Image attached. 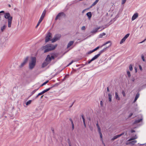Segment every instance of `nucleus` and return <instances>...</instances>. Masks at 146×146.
Segmentation results:
<instances>
[{
	"label": "nucleus",
	"mask_w": 146,
	"mask_h": 146,
	"mask_svg": "<svg viewBox=\"0 0 146 146\" xmlns=\"http://www.w3.org/2000/svg\"><path fill=\"white\" fill-rule=\"evenodd\" d=\"M6 26L5 25H4L1 27V30L2 32H3L5 29Z\"/></svg>",
	"instance_id": "nucleus-22"
},
{
	"label": "nucleus",
	"mask_w": 146,
	"mask_h": 146,
	"mask_svg": "<svg viewBox=\"0 0 146 146\" xmlns=\"http://www.w3.org/2000/svg\"><path fill=\"white\" fill-rule=\"evenodd\" d=\"M125 40H126L124 38H123L121 40V41L120 42V44H122V43H123L125 41Z\"/></svg>",
	"instance_id": "nucleus-29"
},
{
	"label": "nucleus",
	"mask_w": 146,
	"mask_h": 146,
	"mask_svg": "<svg viewBox=\"0 0 146 146\" xmlns=\"http://www.w3.org/2000/svg\"><path fill=\"white\" fill-rule=\"evenodd\" d=\"M111 44H110V45L108 46V47H106V48H104L103 50L100 51V52H99V53L97 54V55H95V56L97 58L100 55V54L102 53H103L106 50L107 48H108L109 46H111Z\"/></svg>",
	"instance_id": "nucleus-7"
},
{
	"label": "nucleus",
	"mask_w": 146,
	"mask_h": 146,
	"mask_svg": "<svg viewBox=\"0 0 146 146\" xmlns=\"http://www.w3.org/2000/svg\"><path fill=\"white\" fill-rule=\"evenodd\" d=\"M111 42V41H108L107 42H106L104 44L101 46L100 47V46H98L97 47L95 48V49L93 50V51H95L97 50L98 49L100 48H101L102 46L106 45V44H108L110 43Z\"/></svg>",
	"instance_id": "nucleus-8"
},
{
	"label": "nucleus",
	"mask_w": 146,
	"mask_h": 146,
	"mask_svg": "<svg viewBox=\"0 0 146 146\" xmlns=\"http://www.w3.org/2000/svg\"><path fill=\"white\" fill-rule=\"evenodd\" d=\"M99 0H96L92 4L91 7H92V6H94L95 5H96L97 3L98 2Z\"/></svg>",
	"instance_id": "nucleus-25"
},
{
	"label": "nucleus",
	"mask_w": 146,
	"mask_h": 146,
	"mask_svg": "<svg viewBox=\"0 0 146 146\" xmlns=\"http://www.w3.org/2000/svg\"><path fill=\"white\" fill-rule=\"evenodd\" d=\"M137 137L136 136V135H135V136L134 137H132L130 139H129L128 140V141H130L132 140H133L134 139H137Z\"/></svg>",
	"instance_id": "nucleus-19"
},
{
	"label": "nucleus",
	"mask_w": 146,
	"mask_h": 146,
	"mask_svg": "<svg viewBox=\"0 0 146 146\" xmlns=\"http://www.w3.org/2000/svg\"><path fill=\"white\" fill-rule=\"evenodd\" d=\"M31 102H32V100H29V101H28V102H26V105L27 106L29 105L30 104H31Z\"/></svg>",
	"instance_id": "nucleus-30"
},
{
	"label": "nucleus",
	"mask_w": 146,
	"mask_h": 146,
	"mask_svg": "<svg viewBox=\"0 0 146 146\" xmlns=\"http://www.w3.org/2000/svg\"><path fill=\"white\" fill-rule=\"evenodd\" d=\"M46 11L45 10H44L42 12V13L41 16H42L44 17L45 14H46Z\"/></svg>",
	"instance_id": "nucleus-34"
},
{
	"label": "nucleus",
	"mask_w": 146,
	"mask_h": 146,
	"mask_svg": "<svg viewBox=\"0 0 146 146\" xmlns=\"http://www.w3.org/2000/svg\"><path fill=\"white\" fill-rule=\"evenodd\" d=\"M74 42V41H70L68 44L67 48H68L70 47L71 46H72Z\"/></svg>",
	"instance_id": "nucleus-13"
},
{
	"label": "nucleus",
	"mask_w": 146,
	"mask_h": 146,
	"mask_svg": "<svg viewBox=\"0 0 146 146\" xmlns=\"http://www.w3.org/2000/svg\"><path fill=\"white\" fill-rule=\"evenodd\" d=\"M142 120V118H141L139 119L136 120H135V122H134V123L135 124L137 123H139Z\"/></svg>",
	"instance_id": "nucleus-20"
},
{
	"label": "nucleus",
	"mask_w": 146,
	"mask_h": 146,
	"mask_svg": "<svg viewBox=\"0 0 146 146\" xmlns=\"http://www.w3.org/2000/svg\"><path fill=\"white\" fill-rule=\"evenodd\" d=\"M40 23H38L36 25V28L40 24Z\"/></svg>",
	"instance_id": "nucleus-52"
},
{
	"label": "nucleus",
	"mask_w": 146,
	"mask_h": 146,
	"mask_svg": "<svg viewBox=\"0 0 146 146\" xmlns=\"http://www.w3.org/2000/svg\"><path fill=\"white\" fill-rule=\"evenodd\" d=\"M53 87H51L48 88H47L45 90L46 91V92H47L49 90H50V89H51Z\"/></svg>",
	"instance_id": "nucleus-38"
},
{
	"label": "nucleus",
	"mask_w": 146,
	"mask_h": 146,
	"mask_svg": "<svg viewBox=\"0 0 146 146\" xmlns=\"http://www.w3.org/2000/svg\"><path fill=\"white\" fill-rule=\"evenodd\" d=\"M93 52H94V51H93V50H90L88 52V54H90Z\"/></svg>",
	"instance_id": "nucleus-46"
},
{
	"label": "nucleus",
	"mask_w": 146,
	"mask_h": 146,
	"mask_svg": "<svg viewBox=\"0 0 146 146\" xmlns=\"http://www.w3.org/2000/svg\"><path fill=\"white\" fill-rule=\"evenodd\" d=\"M39 88V87L37 89H35L31 93V95H33V94H34L38 90Z\"/></svg>",
	"instance_id": "nucleus-28"
},
{
	"label": "nucleus",
	"mask_w": 146,
	"mask_h": 146,
	"mask_svg": "<svg viewBox=\"0 0 146 146\" xmlns=\"http://www.w3.org/2000/svg\"><path fill=\"white\" fill-rule=\"evenodd\" d=\"M146 40V39H144L143 41L140 42L139 43H142L143 42H145V40Z\"/></svg>",
	"instance_id": "nucleus-58"
},
{
	"label": "nucleus",
	"mask_w": 146,
	"mask_h": 146,
	"mask_svg": "<svg viewBox=\"0 0 146 146\" xmlns=\"http://www.w3.org/2000/svg\"><path fill=\"white\" fill-rule=\"evenodd\" d=\"M61 37L60 34H56L55 35L53 38L51 39V41L52 42H54L59 40Z\"/></svg>",
	"instance_id": "nucleus-4"
},
{
	"label": "nucleus",
	"mask_w": 146,
	"mask_h": 146,
	"mask_svg": "<svg viewBox=\"0 0 146 146\" xmlns=\"http://www.w3.org/2000/svg\"><path fill=\"white\" fill-rule=\"evenodd\" d=\"M40 23H38L36 25V28L40 24Z\"/></svg>",
	"instance_id": "nucleus-51"
},
{
	"label": "nucleus",
	"mask_w": 146,
	"mask_h": 146,
	"mask_svg": "<svg viewBox=\"0 0 146 146\" xmlns=\"http://www.w3.org/2000/svg\"><path fill=\"white\" fill-rule=\"evenodd\" d=\"M106 35V33H102L100 34L99 36V37L102 38L103 37V36L105 35Z\"/></svg>",
	"instance_id": "nucleus-26"
},
{
	"label": "nucleus",
	"mask_w": 146,
	"mask_h": 146,
	"mask_svg": "<svg viewBox=\"0 0 146 146\" xmlns=\"http://www.w3.org/2000/svg\"><path fill=\"white\" fill-rule=\"evenodd\" d=\"M65 16V15L63 12H61L59 13L56 16L55 20H57L59 19H60V18L62 16Z\"/></svg>",
	"instance_id": "nucleus-6"
},
{
	"label": "nucleus",
	"mask_w": 146,
	"mask_h": 146,
	"mask_svg": "<svg viewBox=\"0 0 146 146\" xmlns=\"http://www.w3.org/2000/svg\"><path fill=\"white\" fill-rule=\"evenodd\" d=\"M70 120L72 124H74L73 123V121H72V119H70Z\"/></svg>",
	"instance_id": "nucleus-55"
},
{
	"label": "nucleus",
	"mask_w": 146,
	"mask_h": 146,
	"mask_svg": "<svg viewBox=\"0 0 146 146\" xmlns=\"http://www.w3.org/2000/svg\"><path fill=\"white\" fill-rule=\"evenodd\" d=\"M31 60L29 62V68L30 69L32 70L35 66L36 60V58L34 57H31Z\"/></svg>",
	"instance_id": "nucleus-2"
},
{
	"label": "nucleus",
	"mask_w": 146,
	"mask_h": 146,
	"mask_svg": "<svg viewBox=\"0 0 146 146\" xmlns=\"http://www.w3.org/2000/svg\"><path fill=\"white\" fill-rule=\"evenodd\" d=\"M42 94H43L41 92L38 93V94L37 95V96L35 97V99H36L38 97V96L41 95H42Z\"/></svg>",
	"instance_id": "nucleus-35"
},
{
	"label": "nucleus",
	"mask_w": 146,
	"mask_h": 146,
	"mask_svg": "<svg viewBox=\"0 0 146 146\" xmlns=\"http://www.w3.org/2000/svg\"><path fill=\"white\" fill-rule=\"evenodd\" d=\"M48 82V80H47L46 82H44L43 83V84L45 85L46 84H47Z\"/></svg>",
	"instance_id": "nucleus-49"
},
{
	"label": "nucleus",
	"mask_w": 146,
	"mask_h": 146,
	"mask_svg": "<svg viewBox=\"0 0 146 146\" xmlns=\"http://www.w3.org/2000/svg\"><path fill=\"white\" fill-rule=\"evenodd\" d=\"M127 73L128 77H130L131 76V74L130 72L129 71H127Z\"/></svg>",
	"instance_id": "nucleus-39"
},
{
	"label": "nucleus",
	"mask_w": 146,
	"mask_h": 146,
	"mask_svg": "<svg viewBox=\"0 0 146 146\" xmlns=\"http://www.w3.org/2000/svg\"><path fill=\"white\" fill-rule=\"evenodd\" d=\"M51 34L50 33H48L47 36L45 38V41L46 42H48L50 40L51 38Z\"/></svg>",
	"instance_id": "nucleus-9"
},
{
	"label": "nucleus",
	"mask_w": 146,
	"mask_h": 146,
	"mask_svg": "<svg viewBox=\"0 0 146 146\" xmlns=\"http://www.w3.org/2000/svg\"><path fill=\"white\" fill-rule=\"evenodd\" d=\"M139 69L141 70H142V68L141 66L140 65H139Z\"/></svg>",
	"instance_id": "nucleus-47"
},
{
	"label": "nucleus",
	"mask_w": 146,
	"mask_h": 146,
	"mask_svg": "<svg viewBox=\"0 0 146 146\" xmlns=\"http://www.w3.org/2000/svg\"><path fill=\"white\" fill-rule=\"evenodd\" d=\"M74 62L73 61H72L67 66H68L69 65H70L71 64H72V63Z\"/></svg>",
	"instance_id": "nucleus-44"
},
{
	"label": "nucleus",
	"mask_w": 146,
	"mask_h": 146,
	"mask_svg": "<svg viewBox=\"0 0 146 146\" xmlns=\"http://www.w3.org/2000/svg\"><path fill=\"white\" fill-rule=\"evenodd\" d=\"M86 9H84V10H83L82 11V13H84V12L85 11Z\"/></svg>",
	"instance_id": "nucleus-63"
},
{
	"label": "nucleus",
	"mask_w": 146,
	"mask_h": 146,
	"mask_svg": "<svg viewBox=\"0 0 146 146\" xmlns=\"http://www.w3.org/2000/svg\"><path fill=\"white\" fill-rule=\"evenodd\" d=\"M81 116H82V119H83V123H85V120L84 118V115H81Z\"/></svg>",
	"instance_id": "nucleus-36"
},
{
	"label": "nucleus",
	"mask_w": 146,
	"mask_h": 146,
	"mask_svg": "<svg viewBox=\"0 0 146 146\" xmlns=\"http://www.w3.org/2000/svg\"><path fill=\"white\" fill-rule=\"evenodd\" d=\"M29 57L28 56L27 57L25 58L24 59L23 62H25L26 63L27 62L28 60Z\"/></svg>",
	"instance_id": "nucleus-31"
},
{
	"label": "nucleus",
	"mask_w": 146,
	"mask_h": 146,
	"mask_svg": "<svg viewBox=\"0 0 146 146\" xmlns=\"http://www.w3.org/2000/svg\"><path fill=\"white\" fill-rule=\"evenodd\" d=\"M83 124L84 126H85V127H86V123H84Z\"/></svg>",
	"instance_id": "nucleus-62"
},
{
	"label": "nucleus",
	"mask_w": 146,
	"mask_h": 146,
	"mask_svg": "<svg viewBox=\"0 0 146 146\" xmlns=\"http://www.w3.org/2000/svg\"><path fill=\"white\" fill-rule=\"evenodd\" d=\"M44 85V84H43V83L41 85V86H43Z\"/></svg>",
	"instance_id": "nucleus-64"
},
{
	"label": "nucleus",
	"mask_w": 146,
	"mask_h": 146,
	"mask_svg": "<svg viewBox=\"0 0 146 146\" xmlns=\"http://www.w3.org/2000/svg\"><path fill=\"white\" fill-rule=\"evenodd\" d=\"M98 131L99 133H101V128H100V127H98Z\"/></svg>",
	"instance_id": "nucleus-43"
},
{
	"label": "nucleus",
	"mask_w": 146,
	"mask_h": 146,
	"mask_svg": "<svg viewBox=\"0 0 146 146\" xmlns=\"http://www.w3.org/2000/svg\"><path fill=\"white\" fill-rule=\"evenodd\" d=\"M85 29V26H84L82 27L81 28V30H84Z\"/></svg>",
	"instance_id": "nucleus-45"
},
{
	"label": "nucleus",
	"mask_w": 146,
	"mask_h": 146,
	"mask_svg": "<svg viewBox=\"0 0 146 146\" xmlns=\"http://www.w3.org/2000/svg\"><path fill=\"white\" fill-rule=\"evenodd\" d=\"M4 13V11H1L0 12V13Z\"/></svg>",
	"instance_id": "nucleus-59"
},
{
	"label": "nucleus",
	"mask_w": 146,
	"mask_h": 146,
	"mask_svg": "<svg viewBox=\"0 0 146 146\" xmlns=\"http://www.w3.org/2000/svg\"><path fill=\"white\" fill-rule=\"evenodd\" d=\"M141 58H142V60H143V61H145V59L144 56L143 55H141Z\"/></svg>",
	"instance_id": "nucleus-42"
},
{
	"label": "nucleus",
	"mask_w": 146,
	"mask_h": 146,
	"mask_svg": "<svg viewBox=\"0 0 146 146\" xmlns=\"http://www.w3.org/2000/svg\"><path fill=\"white\" fill-rule=\"evenodd\" d=\"M133 113H130L129 114V115L128 116V117L129 118V117H131L132 116V115H133Z\"/></svg>",
	"instance_id": "nucleus-48"
},
{
	"label": "nucleus",
	"mask_w": 146,
	"mask_h": 146,
	"mask_svg": "<svg viewBox=\"0 0 146 146\" xmlns=\"http://www.w3.org/2000/svg\"><path fill=\"white\" fill-rule=\"evenodd\" d=\"M41 92L43 94L44 93H45L46 92V91L45 90H44L43 91H42Z\"/></svg>",
	"instance_id": "nucleus-53"
},
{
	"label": "nucleus",
	"mask_w": 146,
	"mask_h": 146,
	"mask_svg": "<svg viewBox=\"0 0 146 146\" xmlns=\"http://www.w3.org/2000/svg\"><path fill=\"white\" fill-rule=\"evenodd\" d=\"M126 0H122L121 4H124L126 2Z\"/></svg>",
	"instance_id": "nucleus-41"
},
{
	"label": "nucleus",
	"mask_w": 146,
	"mask_h": 146,
	"mask_svg": "<svg viewBox=\"0 0 146 146\" xmlns=\"http://www.w3.org/2000/svg\"><path fill=\"white\" fill-rule=\"evenodd\" d=\"M139 93L137 94L135 97V99L133 101V103H135L136 101L138 98L139 97Z\"/></svg>",
	"instance_id": "nucleus-17"
},
{
	"label": "nucleus",
	"mask_w": 146,
	"mask_h": 146,
	"mask_svg": "<svg viewBox=\"0 0 146 146\" xmlns=\"http://www.w3.org/2000/svg\"><path fill=\"white\" fill-rule=\"evenodd\" d=\"M124 134L123 133L121 134H120L119 135H116L115 136H114L113 138L112 139V140H113L117 138H118V137H119L121 136L122 135H123Z\"/></svg>",
	"instance_id": "nucleus-12"
},
{
	"label": "nucleus",
	"mask_w": 146,
	"mask_h": 146,
	"mask_svg": "<svg viewBox=\"0 0 146 146\" xmlns=\"http://www.w3.org/2000/svg\"><path fill=\"white\" fill-rule=\"evenodd\" d=\"M4 17L5 18L8 19V27L9 28L11 27L13 17L10 16V14L9 13H5L4 15Z\"/></svg>",
	"instance_id": "nucleus-3"
},
{
	"label": "nucleus",
	"mask_w": 146,
	"mask_h": 146,
	"mask_svg": "<svg viewBox=\"0 0 146 146\" xmlns=\"http://www.w3.org/2000/svg\"><path fill=\"white\" fill-rule=\"evenodd\" d=\"M108 99L109 101L110 102H111V94H108Z\"/></svg>",
	"instance_id": "nucleus-23"
},
{
	"label": "nucleus",
	"mask_w": 146,
	"mask_h": 146,
	"mask_svg": "<svg viewBox=\"0 0 146 146\" xmlns=\"http://www.w3.org/2000/svg\"><path fill=\"white\" fill-rule=\"evenodd\" d=\"M54 59V56L48 55H47V57L45 60L46 61L48 62V63H49L51 62L52 59Z\"/></svg>",
	"instance_id": "nucleus-5"
},
{
	"label": "nucleus",
	"mask_w": 146,
	"mask_h": 146,
	"mask_svg": "<svg viewBox=\"0 0 146 146\" xmlns=\"http://www.w3.org/2000/svg\"><path fill=\"white\" fill-rule=\"evenodd\" d=\"M72 125V130H73L74 129V124H73Z\"/></svg>",
	"instance_id": "nucleus-50"
},
{
	"label": "nucleus",
	"mask_w": 146,
	"mask_h": 146,
	"mask_svg": "<svg viewBox=\"0 0 146 146\" xmlns=\"http://www.w3.org/2000/svg\"><path fill=\"white\" fill-rule=\"evenodd\" d=\"M129 69L130 71H132L133 70L132 65L131 64L129 66Z\"/></svg>",
	"instance_id": "nucleus-37"
},
{
	"label": "nucleus",
	"mask_w": 146,
	"mask_h": 146,
	"mask_svg": "<svg viewBox=\"0 0 146 146\" xmlns=\"http://www.w3.org/2000/svg\"><path fill=\"white\" fill-rule=\"evenodd\" d=\"M97 58L95 56H94L91 60L89 61L88 63H86V64H90L92 61L94 60Z\"/></svg>",
	"instance_id": "nucleus-16"
},
{
	"label": "nucleus",
	"mask_w": 146,
	"mask_h": 146,
	"mask_svg": "<svg viewBox=\"0 0 146 146\" xmlns=\"http://www.w3.org/2000/svg\"><path fill=\"white\" fill-rule=\"evenodd\" d=\"M25 64L26 63L25 62H23L22 63H21V65L19 66L21 68L23 67Z\"/></svg>",
	"instance_id": "nucleus-32"
},
{
	"label": "nucleus",
	"mask_w": 146,
	"mask_h": 146,
	"mask_svg": "<svg viewBox=\"0 0 146 146\" xmlns=\"http://www.w3.org/2000/svg\"><path fill=\"white\" fill-rule=\"evenodd\" d=\"M44 17L42 16H41L39 20V21H38V23H40L41 22H42V20L44 18Z\"/></svg>",
	"instance_id": "nucleus-27"
},
{
	"label": "nucleus",
	"mask_w": 146,
	"mask_h": 146,
	"mask_svg": "<svg viewBox=\"0 0 146 146\" xmlns=\"http://www.w3.org/2000/svg\"><path fill=\"white\" fill-rule=\"evenodd\" d=\"M49 64V63H48V62L46 61V60H45L44 62L42 64V67L43 68L44 67L46 66Z\"/></svg>",
	"instance_id": "nucleus-15"
},
{
	"label": "nucleus",
	"mask_w": 146,
	"mask_h": 146,
	"mask_svg": "<svg viewBox=\"0 0 146 146\" xmlns=\"http://www.w3.org/2000/svg\"><path fill=\"white\" fill-rule=\"evenodd\" d=\"M131 133H133L135 132V131L133 129H132L131 130Z\"/></svg>",
	"instance_id": "nucleus-54"
},
{
	"label": "nucleus",
	"mask_w": 146,
	"mask_h": 146,
	"mask_svg": "<svg viewBox=\"0 0 146 146\" xmlns=\"http://www.w3.org/2000/svg\"><path fill=\"white\" fill-rule=\"evenodd\" d=\"M135 72H137V68H135Z\"/></svg>",
	"instance_id": "nucleus-60"
},
{
	"label": "nucleus",
	"mask_w": 146,
	"mask_h": 146,
	"mask_svg": "<svg viewBox=\"0 0 146 146\" xmlns=\"http://www.w3.org/2000/svg\"><path fill=\"white\" fill-rule=\"evenodd\" d=\"M137 142V141L136 140H134L132 141H131L129 142V144L132 145H134Z\"/></svg>",
	"instance_id": "nucleus-21"
},
{
	"label": "nucleus",
	"mask_w": 146,
	"mask_h": 146,
	"mask_svg": "<svg viewBox=\"0 0 146 146\" xmlns=\"http://www.w3.org/2000/svg\"><path fill=\"white\" fill-rule=\"evenodd\" d=\"M115 98L116 99L118 100H120V98L119 96L118 93L117 92H115Z\"/></svg>",
	"instance_id": "nucleus-18"
},
{
	"label": "nucleus",
	"mask_w": 146,
	"mask_h": 146,
	"mask_svg": "<svg viewBox=\"0 0 146 146\" xmlns=\"http://www.w3.org/2000/svg\"><path fill=\"white\" fill-rule=\"evenodd\" d=\"M96 126L97 127V128H98V127H100L99 126L98 124V123H97L96 124Z\"/></svg>",
	"instance_id": "nucleus-57"
},
{
	"label": "nucleus",
	"mask_w": 146,
	"mask_h": 146,
	"mask_svg": "<svg viewBox=\"0 0 146 146\" xmlns=\"http://www.w3.org/2000/svg\"><path fill=\"white\" fill-rule=\"evenodd\" d=\"M56 46V45H54L52 44H48L43 46L42 49H45L44 52L45 53L54 49Z\"/></svg>",
	"instance_id": "nucleus-1"
},
{
	"label": "nucleus",
	"mask_w": 146,
	"mask_h": 146,
	"mask_svg": "<svg viewBox=\"0 0 146 146\" xmlns=\"http://www.w3.org/2000/svg\"><path fill=\"white\" fill-rule=\"evenodd\" d=\"M107 91L108 92H109V88L108 87H107Z\"/></svg>",
	"instance_id": "nucleus-61"
},
{
	"label": "nucleus",
	"mask_w": 146,
	"mask_h": 146,
	"mask_svg": "<svg viewBox=\"0 0 146 146\" xmlns=\"http://www.w3.org/2000/svg\"><path fill=\"white\" fill-rule=\"evenodd\" d=\"M70 120L72 124H74L73 123V121H72V119H70Z\"/></svg>",
	"instance_id": "nucleus-56"
},
{
	"label": "nucleus",
	"mask_w": 146,
	"mask_h": 146,
	"mask_svg": "<svg viewBox=\"0 0 146 146\" xmlns=\"http://www.w3.org/2000/svg\"><path fill=\"white\" fill-rule=\"evenodd\" d=\"M86 15L88 17L89 19H90L92 17V15L91 12H89L86 13Z\"/></svg>",
	"instance_id": "nucleus-14"
},
{
	"label": "nucleus",
	"mask_w": 146,
	"mask_h": 146,
	"mask_svg": "<svg viewBox=\"0 0 146 146\" xmlns=\"http://www.w3.org/2000/svg\"><path fill=\"white\" fill-rule=\"evenodd\" d=\"M99 135H100V138H101V140L102 141L103 143L105 145V144L104 143L103 141V139H102L103 137H102V133H99Z\"/></svg>",
	"instance_id": "nucleus-24"
},
{
	"label": "nucleus",
	"mask_w": 146,
	"mask_h": 146,
	"mask_svg": "<svg viewBox=\"0 0 146 146\" xmlns=\"http://www.w3.org/2000/svg\"><path fill=\"white\" fill-rule=\"evenodd\" d=\"M122 94L124 97H125V94L124 91H122Z\"/></svg>",
	"instance_id": "nucleus-40"
},
{
	"label": "nucleus",
	"mask_w": 146,
	"mask_h": 146,
	"mask_svg": "<svg viewBox=\"0 0 146 146\" xmlns=\"http://www.w3.org/2000/svg\"><path fill=\"white\" fill-rule=\"evenodd\" d=\"M129 34H127L123 37L125 40L129 37Z\"/></svg>",
	"instance_id": "nucleus-33"
},
{
	"label": "nucleus",
	"mask_w": 146,
	"mask_h": 146,
	"mask_svg": "<svg viewBox=\"0 0 146 146\" xmlns=\"http://www.w3.org/2000/svg\"><path fill=\"white\" fill-rule=\"evenodd\" d=\"M138 16V14L137 13H135L132 16L131 18L132 21H133L136 19Z\"/></svg>",
	"instance_id": "nucleus-11"
},
{
	"label": "nucleus",
	"mask_w": 146,
	"mask_h": 146,
	"mask_svg": "<svg viewBox=\"0 0 146 146\" xmlns=\"http://www.w3.org/2000/svg\"><path fill=\"white\" fill-rule=\"evenodd\" d=\"M100 28V27H98V28H96L94 29L92 31L91 33L95 34L98 31V30Z\"/></svg>",
	"instance_id": "nucleus-10"
}]
</instances>
